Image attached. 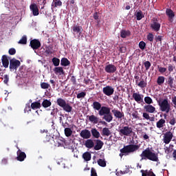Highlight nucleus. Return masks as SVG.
Returning a JSON list of instances; mask_svg holds the SVG:
<instances>
[{
	"label": "nucleus",
	"instance_id": "obj_1",
	"mask_svg": "<svg viewBox=\"0 0 176 176\" xmlns=\"http://www.w3.org/2000/svg\"><path fill=\"white\" fill-rule=\"evenodd\" d=\"M141 161L142 160H151V162H159V155L157 153L152 152L149 148L144 150L140 154Z\"/></svg>",
	"mask_w": 176,
	"mask_h": 176
},
{
	"label": "nucleus",
	"instance_id": "obj_2",
	"mask_svg": "<svg viewBox=\"0 0 176 176\" xmlns=\"http://www.w3.org/2000/svg\"><path fill=\"white\" fill-rule=\"evenodd\" d=\"M99 116H103L102 119L107 122V123H111L113 120V116H112V113H111V108L105 106H102L98 111Z\"/></svg>",
	"mask_w": 176,
	"mask_h": 176
},
{
	"label": "nucleus",
	"instance_id": "obj_3",
	"mask_svg": "<svg viewBox=\"0 0 176 176\" xmlns=\"http://www.w3.org/2000/svg\"><path fill=\"white\" fill-rule=\"evenodd\" d=\"M140 149V145L138 144H129L124 146L120 150V153L119 156L122 158L123 156H127L129 153H133Z\"/></svg>",
	"mask_w": 176,
	"mask_h": 176
},
{
	"label": "nucleus",
	"instance_id": "obj_4",
	"mask_svg": "<svg viewBox=\"0 0 176 176\" xmlns=\"http://www.w3.org/2000/svg\"><path fill=\"white\" fill-rule=\"evenodd\" d=\"M56 104L58 105L60 108H63V111L69 113V112L72 111V107L69 105V103L65 101V100L62 98H58L56 99Z\"/></svg>",
	"mask_w": 176,
	"mask_h": 176
},
{
	"label": "nucleus",
	"instance_id": "obj_5",
	"mask_svg": "<svg viewBox=\"0 0 176 176\" xmlns=\"http://www.w3.org/2000/svg\"><path fill=\"white\" fill-rule=\"evenodd\" d=\"M158 105L160 107V111H162V112L168 113L171 109L170 103H168V99L167 98L164 99L161 102H159Z\"/></svg>",
	"mask_w": 176,
	"mask_h": 176
},
{
	"label": "nucleus",
	"instance_id": "obj_6",
	"mask_svg": "<svg viewBox=\"0 0 176 176\" xmlns=\"http://www.w3.org/2000/svg\"><path fill=\"white\" fill-rule=\"evenodd\" d=\"M160 27H162V24L159 23V19L153 17L150 24L151 30L155 32H158V31H160Z\"/></svg>",
	"mask_w": 176,
	"mask_h": 176
},
{
	"label": "nucleus",
	"instance_id": "obj_7",
	"mask_svg": "<svg viewBox=\"0 0 176 176\" xmlns=\"http://www.w3.org/2000/svg\"><path fill=\"white\" fill-rule=\"evenodd\" d=\"M119 133L122 135L129 137V135H131V134H133V128L129 126H122V129L119 130Z\"/></svg>",
	"mask_w": 176,
	"mask_h": 176
},
{
	"label": "nucleus",
	"instance_id": "obj_8",
	"mask_svg": "<svg viewBox=\"0 0 176 176\" xmlns=\"http://www.w3.org/2000/svg\"><path fill=\"white\" fill-rule=\"evenodd\" d=\"M21 65L20 60L13 58L10 60V71H17V68Z\"/></svg>",
	"mask_w": 176,
	"mask_h": 176
},
{
	"label": "nucleus",
	"instance_id": "obj_9",
	"mask_svg": "<svg viewBox=\"0 0 176 176\" xmlns=\"http://www.w3.org/2000/svg\"><path fill=\"white\" fill-rule=\"evenodd\" d=\"M173 137H174V135L173 134V132H171L170 131L166 132L164 134V138H163L164 143L166 144H168L169 142H171V140H173Z\"/></svg>",
	"mask_w": 176,
	"mask_h": 176
},
{
	"label": "nucleus",
	"instance_id": "obj_10",
	"mask_svg": "<svg viewBox=\"0 0 176 176\" xmlns=\"http://www.w3.org/2000/svg\"><path fill=\"white\" fill-rule=\"evenodd\" d=\"M102 92L105 96L110 97V96H112L115 93V89L111 86L107 85L102 88Z\"/></svg>",
	"mask_w": 176,
	"mask_h": 176
},
{
	"label": "nucleus",
	"instance_id": "obj_11",
	"mask_svg": "<svg viewBox=\"0 0 176 176\" xmlns=\"http://www.w3.org/2000/svg\"><path fill=\"white\" fill-rule=\"evenodd\" d=\"M30 46L33 49V50H38V49L41 47V41L36 38L31 40Z\"/></svg>",
	"mask_w": 176,
	"mask_h": 176
},
{
	"label": "nucleus",
	"instance_id": "obj_12",
	"mask_svg": "<svg viewBox=\"0 0 176 176\" xmlns=\"http://www.w3.org/2000/svg\"><path fill=\"white\" fill-rule=\"evenodd\" d=\"M118 68L116 66L112 64H109L105 66L104 71L107 74H115V72L117 71Z\"/></svg>",
	"mask_w": 176,
	"mask_h": 176
},
{
	"label": "nucleus",
	"instance_id": "obj_13",
	"mask_svg": "<svg viewBox=\"0 0 176 176\" xmlns=\"http://www.w3.org/2000/svg\"><path fill=\"white\" fill-rule=\"evenodd\" d=\"M16 160H18V162H24V160H25V159L27 158V155L25 154V153L21 151V150L19 149L16 152Z\"/></svg>",
	"mask_w": 176,
	"mask_h": 176
},
{
	"label": "nucleus",
	"instance_id": "obj_14",
	"mask_svg": "<svg viewBox=\"0 0 176 176\" xmlns=\"http://www.w3.org/2000/svg\"><path fill=\"white\" fill-rule=\"evenodd\" d=\"M80 135L84 140H89L91 137V133L88 129H83L80 133Z\"/></svg>",
	"mask_w": 176,
	"mask_h": 176
},
{
	"label": "nucleus",
	"instance_id": "obj_15",
	"mask_svg": "<svg viewBox=\"0 0 176 176\" xmlns=\"http://www.w3.org/2000/svg\"><path fill=\"white\" fill-rule=\"evenodd\" d=\"M111 112L116 119H122L124 118V113L118 110V109H112Z\"/></svg>",
	"mask_w": 176,
	"mask_h": 176
},
{
	"label": "nucleus",
	"instance_id": "obj_16",
	"mask_svg": "<svg viewBox=\"0 0 176 176\" xmlns=\"http://www.w3.org/2000/svg\"><path fill=\"white\" fill-rule=\"evenodd\" d=\"M30 9L31 12H32L33 16H38L39 15V8H38V5L35 3H32L30 6Z\"/></svg>",
	"mask_w": 176,
	"mask_h": 176
},
{
	"label": "nucleus",
	"instance_id": "obj_17",
	"mask_svg": "<svg viewBox=\"0 0 176 176\" xmlns=\"http://www.w3.org/2000/svg\"><path fill=\"white\" fill-rule=\"evenodd\" d=\"M132 97L136 102H144V95H141L139 93H133Z\"/></svg>",
	"mask_w": 176,
	"mask_h": 176
},
{
	"label": "nucleus",
	"instance_id": "obj_18",
	"mask_svg": "<svg viewBox=\"0 0 176 176\" xmlns=\"http://www.w3.org/2000/svg\"><path fill=\"white\" fill-rule=\"evenodd\" d=\"M166 16H168V19H169V21L170 23H173V21H174V17H175V14L174 13V11H173V10L171 9H168L167 8L166 10Z\"/></svg>",
	"mask_w": 176,
	"mask_h": 176
},
{
	"label": "nucleus",
	"instance_id": "obj_19",
	"mask_svg": "<svg viewBox=\"0 0 176 176\" xmlns=\"http://www.w3.org/2000/svg\"><path fill=\"white\" fill-rule=\"evenodd\" d=\"M144 108L146 112H148V113H155V112H156V107L151 104L145 105Z\"/></svg>",
	"mask_w": 176,
	"mask_h": 176
},
{
	"label": "nucleus",
	"instance_id": "obj_20",
	"mask_svg": "<svg viewBox=\"0 0 176 176\" xmlns=\"http://www.w3.org/2000/svg\"><path fill=\"white\" fill-rule=\"evenodd\" d=\"M166 126V120L161 118L156 122V127L157 129H159L161 130V129H163Z\"/></svg>",
	"mask_w": 176,
	"mask_h": 176
},
{
	"label": "nucleus",
	"instance_id": "obj_21",
	"mask_svg": "<svg viewBox=\"0 0 176 176\" xmlns=\"http://www.w3.org/2000/svg\"><path fill=\"white\" fill-rule=\"evenodd\" d=\"M1 63H2L3 67H4V68H8V67H9V59L8 58V56H6V55H3L2 56Z\"/></svg>",
	"mask_w": 176,
	"mask_h": 176
},
{
	"label": "nucleus",
	"instance_id": "obj_22",
	"mask_svg": "<svg viewBox=\"0 0 176 176\" xmlns=\"http://www.w3.org/2000/svg\"><path fill=\"white\" fill-rule=\"evenodd\" d=\"M72 30L74 34H79V35H80V34H82V31H83V28H82V26H79L78 25H74L72 27Z\"/></svg>",
	"mask_w": 176,
	"mask_h": 176
},
{
	"label": "nucleus",
	"instance_id": "obj_23",
	"mask_svg": "<svg viewBox=\"0 0 176 176\" xmlns=\"http://www.w3.org/2000/svg\"><path fill=\"white\" fill-rule=\"evenodd\" d=\"M96 144L94 146L95 151H100V149H102V146H104V142L100 140H96Z\"/></svg>",
	"mask_w": 176,
	"mask_h": 176
},
{
	"label": "nucleus",
	"instance_id": "obj_24",
	"mask_svg": "<svg viewBox=\"0 0 176 176\" xmlns=\"http://www.w3.org/2000/svg\"><path fill=\"white\" fill-rule=\"evenodd\" d=\"M91 107H92L93 109H94V111H98V112L102 107V104L98 101H94L93 102V104H91Z\"/></svg>",
	"mask_w": 176,
	"mask_h": 176
},
{
	"label": "nucleus",
	"instance_id": "obj_25",
	"mask_svg": "<svg viewBox=\"0 0 176 176\" xmlns=\"http://www.w3.org/2000/svg\"><path fill=\"white\" fill-rule=\"evenodd\" d=\"M140 173H142V176H156V175H155V173L152 171V169L150 170H141Z\"/></svg>",
	"mask_w": 176,
	"mask_h": 176
},
{
	"label": "nucleus",
	"instance_id": "obj_26",
	"mask_svg": "<svg viewBox=\"0 0 176 176\" xmlns=\"http://www.w3.org/2000/svg\"><path fill=\"white\" fill-rule=\"evenodd\" d=\"M85 145L86 148L91 149V148H94V142L91 139H88L85 141Z\"/></svg>",
	"mask_w": 176,
	"mask_h": 176
},
{
	"label": "nucleus",
	"instance_id": "obj_27",
	"mask_svg": "<svg viewBox=\"0 0 176 176\" xmlns=\"http://www.w3.org/2000/svg\"><path fill=\"white\" fill-rule=\"evenodd\" d=\"M60 65L63 67H68V65H71V62L67 58H62L60 60Z\"/></svg>",
	"mask_w": 176,
	"mask_h": 176
},
{
	"label": "nucleus",
	"instance_id": "obj_28",
	"mask_svg": "<svg viewBox=\"0 0 176 176\" xmlns=\"http://www.w3.org/2000/svg\"><path fill=\"white\" fill-rule=\"evenodd\" d=\"M89 120L91 122V123H93L94 124H97L98 123V118L94 115L88 116Z\"/></svg>",
	"mask_w": 176,
	"mask_h": 176
},
{
	"label": "nucleus",
	"instance_id": "obj_29",
	"mask_svg": "<svg viewBox=\"0 0 176 176\" xmlns=\"http://www.w3.org/2000/svg\"><path fill=\"white\" fill-rule=\"evenodd\" d=\"M82 159L85 162H90L91 160V154L89 153V151H87L82 154Z\"/></svg>",
	"mask_w": 176,
	"mask_h": 176
},
{
	"label": "nucleus",
	"instance_id": "obj_30",
	"mask_svg": "<svg viewBox=\"0 0 176 176\" xmlns=\"http://www.w3.org/2000/svg\"><path fill=\"white\" fill-rule=\"evenodd\" d=\"M131 35V32L129 30H122L120 32L121 38H127V36H130Z\"/></svg>",
	"mask_w": 176,
	"mask_h": 176
},
{
	"label": "nucleus",
	"instance_id": "obj_31",
	"mask_svg": "<svg viewBox=\"0 0 176 176\" xmlns=\"http://www.w3.org/2000/svg\"><path fill=\"white\" fill-rule=\"evenodd\" d=\"M41 105L43 108H49V107H52V102L50 100L43 99Z\"/></svg>",
	"mask_w": 176,
	"mask_h": 176
},
{
	"label": "nucleus",
	"instance_id": "obj_32",
	"mask_svg": "<svg viewBox=\"0 0 176 176\" xmlns=\"http://www.w3.org/2000/svg\"><path fill=\"white\" fill-rule=\"evenodd\" d=\"M41 107L42 106L41 105V102H39V101L34 102L31 104L32 109H41Z\"/></svg>",
	"mask_w": 176,
	"mask_h": 176
},
{
	"label": "nucleus",
	"instance_id": "obj_33",
	"mask_svg": "<svg viewBox=\"0 0 176 176\" xmlns=\"http://www.w3.org/2000/svg\"><path fill=\"white\" fill-rule=\"evenodd\" d=\"M111 134V131L109 128L104 127L102 130V135L109 137V135Z\"/></svg>",
	"mask_w": 176,
	"mask_h": 176
},
{
	"label": "nucleus",
	"instance_id": "obj_34",
	"mask_svg": "<svg viewBox=\"0 0 176 176\" xmlns=\"http://www.w3.org/2000/svg\"><path fill=\"white\" fill-rule=\"evenodd\" d=\"M52 6L58 8V6H63V2L60 0H53Z\"/></svg>",
	"mask_w": 176,
	"mask_h": 176
},
{
	"label": "nucleus",
	"instance_id": "obj_35",
	"mask_svg": "<svg viewBox=\"0 0 176 176\" xmlns=\"http://www.w3.org/2000/svg\"><path fill=\"white\" fill-rule=\"evenodd\" d=\"M91 133L94 138H100V132L96 129H92Z\"/></svg>",
	"mask_w": 176,
	"mask_h": 176
},
{
	"label": "nucleus",
	"instance_id": "obj_36",
	"mask_svg": "<svg viewBox=\"0 0 176 176\" xmlns=\"http://www.w3.org/2000/svg\"><path fill=\"white\" fill-rule=\"evenodd\" d=\"M136 19L140 21V20H142L145 16L142 14V11L139 10L136 14Z\"/></svg>",
	"mask_w": 176,
	"mask_h": 176
},
{
	"label": "nucleus",
	"instance_id": "obj_37",
	"mask_svg": "<svg viewBox=\"0 0 176 176\" xmlns=\"http://www.w3.org/2000/svg\"><path fill=\"white\" fill-rule=\"evenodd\" d=\"M165 78L163 76H158L157 79V83L159 86H162V85H163V83H164V80H165Z\"/></svg>",
	"mask_w": 176,
	"mask_h": 176
},
{
	"label": "nucleus",
	"instance_id": "obj_38",
	"mask_svg": "<svg viewBox=\"0 0 176 176\" xmlns=\"http://www.w3.org/2000/svg\"><path fill=\"white\" fill-rule=\"evenodd\" d=\"M97 163L100 167H107V162L105 161V160L99 159L97 161Z\"/></svg>",
	"mask_w": 176,
	"mask_h": 176
},
{
	"label": "nucleus",
	"instance_id": "obj_39",
	"mask_svg": "<svg viewBox=\"0 0 176 176\" xmlns=\"http://www.w3.org/2000/svg\"><path fill=\"white\" fill-rule=\"evenodd\" d=\"M65 135L66 137H71L72 135V129L71 128H65L64 130Z\"/></svg>",
	"mask_w": 176,
	"mask_h": 176
},
{
	"label": "nucleus",
	"instance_id": "obj_40",
	"mask_svg": "<svg viewBox=\"0 0 176 176\" xmlns=\"http://www.w3.org/2000/svg\"><path fill=\"white\" fill-rule=\"evenodd\" d=\"M55 74H64V69L61 67H56L54 69Z\"/></svg>",
	"mask_w": 176,
	"mask_h": 176
},
{
	"label": "nucleus",
	"instance_id": "obj_41",
	"mask_svg": "<svg viewBox=\"0 0 176 176\" xmlns=\"http://www.w3.org/2000/svg\"><path fill=\"white\" fill-rule=\"evenodd\" d=\"M18 43L19 45H27V36H23Z\"/></svg>",
	"mask_w": 176,
	"mask_h": 176
},
{
	"label": "nucleus",
	"instance_id": "obj_42",
	"mask_svg": "<svg viewBox=\"0 0 176 176\" xmlns=\"http://www.w3.org/2000/svg\"><path fill=\"white\" fill-rule=\"evenodd\" d=\"M144 102H146V104H148V105H151V104H153V100H152V98L149 96H146L144 98Z\"/></svg>",
	"mask_w": 176,
	"mask_h": 176
},
{
	"label": "nucleus",
	"instance_id": "obj_43",
	"mask_svg": "<svg viewBox=\"0 0 176 176\" xmlns=\"http://www.w3.org/2000/svg\"><path fill=\"white\" fill-rule=\"evenodd\" d=\"M136 85H138L139 87H141V89H144V87H146V82H145V80L144 79H142V80Z\"/></svg>",
	"mask_w": 176,
	"mask_h": 176
},
{
	"label": "nucleus",
	"instance_id": "obj_44",
	"mask_svg": "<svg viewBox=\"0 0 176 176\" xmlns=\"http://www.w3.org/2000/svg\"><path fill=\"white\" fill-rule=\"evenodd\" d=\"M52 63L54 67H58V65H60V59L54 57L52 58Z\"/></svg>",
	"mask_w": 176,
	"mask_h": 176
},
{
	"label": "nucleus",
	"instance_id": "obj_45",
	"mask_svg": "<svg viewBox=\"0 0 176 176\" xmlns=\"http://www.w3.org/2000/svg\"><path fill=\"white\" fill-rule=\"evenodd\" d=\"M2 79L3 80L4 85L9 86V76L8 74H6L3 76Z\"/></svg>",
	"mask_w": 176,
	"mask_h": 176
},
{
	"label": "nucleus",
	"instance_id": "obj_46",
	"mask_svg": "<svg viewBox=\"0 0 176 176\" xmlns=\"http://www.w3.org/2000/svg\"><path fill=\"white\" fill-rule=\"evenodd\" d=\"M41 89H49V87H50V84L47 82H41Z\"/></svg>",
	"mask_w": 176,
	"mask_h": 176
},
{
	"label": "nucleus",
	"instance_id": "obj_47",
	"mask_svg": "<svg viewBox=\"0 0 176 176\" xmlns=\"http://www.w3.org/2000/svg\"><path fill=\"white\" fill-rule=\"evenodd\" d=\"M139 47L141 50H145V47H146V43L144 41H140L139 43Z\"/></svg>",
	"mask_w": 176,
	"mask_h": 176
},
{
	"label": "nucleus",
	"instance_id": "obj_48",
	"mask_svg": "<svg viewBox=\"0 0 176 176\" xmlns=\"http://www.w3.org/2000/svg\"><path fill=\"white\" fill-rule=\"evenodd\" d=\"M168 85H170V87H173L174 85V78L169 76L168 78Z\"/></svg>",
	"mask_w": 176,
	"mask_h": 176
},
{
	"label": "nucleus",
	"instance_id": "obj_49",
	"mask_svg": "<svg viewBox=\"0 0 176 176\" xmlns=\"http://www.w3.org/2000/svg\"><path fill=\"white\" fill-rule=\"evenodd\" d=\"M158 71L160 72V74H164L167 71V68L160 67V65L157 66Z\"/></svg>",
	"mask_w": 176,
	"mask_h": 176
},
{
	"label": "nucleus",
	"instance_id": "obj_50",
	"mask_svg": "<svg viewBox=\"0 0 176 176\" xmlns=\"http://www.w3.org/2000/svg\"><path fill=\"white\" fill-rule=\"evenodd\" d=\"M85 97H86V92H80L76 96V98L78 99L85 98Z\"/></svg>",
	"mask_w": 176,
	"mask_h": 176
},
{
	"label": "nucleus",
	"instance_id": "obj_51",
	"mask_svg": "<svg viewBox=\"0 0 176 176\" xmlns=\"http://www.w3.org/2000/svg\"><path fill=\"white\" fill-rule=\"evenodd\" d=\"M144 65L146 68V71H148V69H149V68H151V62L147 60V61L144 62Z\"/></svg>",
	"mask_w": 176,
	"mask_h": 176
},
{
	"label": "nucleus",
	"instance_id": "obj_52",
	"mask_svg": "<svg viewBox=\"0 0 176 176\" xmlns=\"http://www.w3.org/2000/svg\"><path fill=\"white\" fill-rule=\"evenodd\" d=\"M154 36L152 33H148L147 35V40H148L150 42H153Z\"/></svg>",
	"mask_w": 176,
	"mask_h": 176
},
{
	"label": "nucleus",
	"instance_id": "obj_53",
	"mask_svg": "<svg viewBox=\"0 0 176 176\" xmlns=\"http://www.w3.org/2000/svg\"><path fill=\"white\" fill-rule=\"evenodd\" d=\"M8 53H9L10 56H14V54H16V49L10 48L8 50Z\"/></svg>",
	"mask_w": 176,
	"mask_h": 176
},
{
	"label": "nucleus",
	"instance_id": "obj_54",
	"mask_svg": "<svg viewBox=\"0 0 176 176\" xmlns=\"http://www.w3.org/2000/svg\"><path fill=\"white\" fill-rule=\"evenodd\" d=\"M91 176H98V175H97V170H96V168H91Z\"/></svg>",
	"mask_w": 176,
	"mask_h": 176
},
{
	"label": "nucleus",
	"instance_id": "obj_55",
	"mask_svg": "<svg viewBox=\"0 0 176 176\" xmlns=\"http://www.w3.org/2000/svg\"><path fill=\"white\" fill-rule=\"evenodd\" d=\"M45 53L47 54H53V52H52V47H47L45 50Z\"/></svg>",
	"mask_w": 176,
	"mask_h": 176
},
{
	"label": "nucleus",
	"instance_id": "obj_56",
	"mask_svg": "<svg viewBox=\"0 0 176 176\" xmlns=\"http://www.w3.org/2000/svg\"><path fill=\"white\" fill-rule=\"evenodd\" d=\"M58 109L55 108V109H54L52 111L51 115H52V116H56V115H57V113H58Z\"/></svg>",
	"mask_w": 176,
	"mask_h": 176
},
{
	"label": "nucleus",
	"instance_id": "obj_57",
	"mask_svg": "<svg viewBox=\"0 0 176 176\" xmlns=\"http://www.w3.org/2000/svg\"><path fill=\"white\" fill-rule=\"evenodd\" d=\"M132 116L134 118V119H140V116H138V111H134L132 113Z\"/></svg>",
	"mask_w": 176,
	"mask_h": 176
},
{
	"label": "nucleus",
	"instance_id": "obj_58",
	"mask_svg": "<svg viewBox=\"0 0 176 176\" xmlns=\"http://www.w3.org/2000/svg\"><path fill=\"white\" fill-rule=\"evenodd\" d=\"M175 122L176 119L173 117L172 119L170 120L169 124H170L171 126H174L175 124Z\"/></svg>",
	"mask_w": 176,
	"mask_h": 176
},
{
	"label": "nucleus",
	"instance_id": "obj_59",
	"mask_svg": "<svg viewBox=\"0 0 176 176\" xmlns=\"http://www.w3.org/2000/svg\"><path fill=\"white\" fill-rule=\"evenodd\" d=\"M143 118L146 119V120H149V119H151V117L148 113H143Z\"/></svg>",
	"mask_w": 176,
	"mask_h": 176
},
{
	"label": "nucleus",
	"instance_id": "obj_60",
	"mask_svg": "<svg viewBox=\"0 0 176 176\" xmlns=\"http://www.w3.org/2000/svg\"><path fill=\"white\" fill-rule=\"evenodd\" d=\"M119 47H120L119 52H120V53H124L126 50H127V48H126V47L119 46Z\"/></svg>",
	"mask_w": 176,
	"mask_h": 176
},
{
	"label": "nucleus",
	"instance_id": "obj_61",
	"mask_svg": "<svg viewBox=\"0 0 176 176\" xmlns=\"http://www.w3.org/2000/svg\"><path fill=\"white\" fill-rule=\"evenodd\" d=\"M168 72H173L174 71V67H173V65L168 64Z\"/></svg>",
	"mask_w": 176,
	"mask_h": 176
},
{
	"label": "nucleus",
	"instance_id": "obj_62",
	"mask_svg": "<svg viewBox=\"0 0 176 176\" xmlns=\"http://www.w3.org/2000/svg\"><path fill=\"white\" fill-rule=\"evenodd\" d=\"M98 12H95L94 14V19L97 21V23H100V20H98Z\"/></svg>",
	"mask_w": 176,
	"mask_h": 176
},
{
	"label": "nucleus",
	"instance_id": "obj_63",
	"mask_svg": "<svg viewBox=\"0 0 176 176\" xmlns=\"http://www.w3.org/2000/svg\"><path fill=\"white\" fill-rule=\"evenodd\" d=\"M70 80L73 85H76V78L75 76H72Z\"/></svg>",
	"mask_w": 176,
	"mask_h": 176
},
{
	"label": "nucleus",
	"instance_id": "obj_64",
	"mask_svg": "<svg viewBox=\"0 0 176 176\" xmlns=\"http://www.w3.org/2000/svg\"><path fill=\"white\" fill-rule=\"evenodd\" d=\"M172 102L174 105V108H176V96L172 98Z\"/></svg>",
	"mask_w": 176,
	"mask_h": 176
}]
</instances>
